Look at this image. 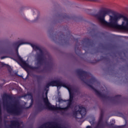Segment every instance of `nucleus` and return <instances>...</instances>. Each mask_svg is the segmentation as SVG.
Returning <instances> with one entry per match:
<instances>
[{"label":"nucleus","instance_id":"obj_8","mask_svg":"<svg viewBox=\"0 0 128 128\" xmlns=\"http://www.w3.org/2000/svg\"><path fill=\"white\" fill-rule=\"evenodd\" d=\"M6 58V56H3L1 58V60H4V58Z\"/></svg>","mask_w":128,"mask_h":128},{"label":"nucleus","instance_id":"obj_6","mask_svg":"<svg viewBox=\"0 0 128 128\" xmlns=\"http://www.w3.org/2000/svg\"><path fill=\"white\" fill-rule=\"evenodd\" d=\"M31 46L34 48V50H40V48L38 46H36V45H34V44H30Z\"/></svg>","mask_w":128,"mask_h":128},{"label":"nucleus","instance_id":"obj_1","mask_svg":"<svg viewBox=\"0 0 128 128\" xmlns=\"http://www.w3.org/2000/svg\"><path fill=\"white\" fill-rule=\"evenodd\" d=\"M112 12L110 9L102 7L100 10L98 12L96 15V18H98L100 24L104 26L111 28L119 30L128 32V18L126 16L119 14L116 15H110L109 22L106 21L104 18L108 14Z\"/></svg>","mask_w":128,"mask_h":128},{"label":"nucleus","instance_id":"obj_3","mask_svg":"<svg viewBox=\"0 0 128 128\" xmlns=\"http://www.w3.org/2000/svg\"><path fill=\"white\" fill-rule=\"evenodd\" d=\"M44 102L47 108L50 110H62V108L60 107H55L50 104V102H48V92H46V98H44Z\"/></svg>","mask_w":128,"mask_h":128},{"label":"nucleus","instance_id":"obj_11","mask_svg":"<svg viewBox=\"0 0 128 128\" xmlns=\"http://www.w3.org/2000/svg\"><path fill=\"white\" fill-rule=\"evenodd\" d=\"M68 107L70 106V104H68Z\"/></svg>","mask_w":128,"mask_h":128},{"label":"nucleus","instance_id":"obj_7","mask_svg":"<svg viewBox=\"0 0 128 128\" xmlns=\"http://www.w3.org/2000/svg\"><path fill=\"white\" fill-rule=\"evenodd\" d=\"M68 90L69 92L70 93V102H72V92H70V88H68Z\"/></svg>","mask_w":128,"mask_h":128},{"label":"nucleus","instance_id":"obj_4","mask_svg":"<svg viewBox=\"0 0 128 128\" xmlns=\"http://www.w3.org/2000/svg\"><path fill=\"white\" fill-rule=\"evenodd\" d=\"M49 86H57V88H58L59 86H62V84L58 81H53L50 83Z\"/></svg>","mask_w":128,"mask_h":128},{"label":"nucleus","instance_id":"obj_2","mask_svg":"<svg viewBox=\"0 0 128 128\" xmlns=\"http://www.w3.org/2000/svg\"><path fill=\"white\" fill-rule=\"evenodd\" d=\"M86 114V108L82 107V106L76 107V110L73 112V116L76 118H80L79 116H80L82 118L83 116H84Z\"/></svg>","mask_w":128,"mask_h":128},{"label":"nucleus","instance_id":"obj_10","mask_svg":"<svg viewBox=\"0 0 128 128\" xmlns=\"http://www.w3.org/2000/svg\"><path fill=\"white\" fill-rule=\"evenodd\" d=\"M24 43H22V44H24Z\"/></svg>","mask_w":128,"mask_h":128},{"label":"nucleus","instance_id":"obj_5","mask_svg":"<svg viewBox=\"0 0 128 128\" xmlns=\"http://www.w3.org/2000/svg\"><path fill=\"white\" fill-rule=\"evenodd\" d=\"M48 128H60V126L58 124H51Z\"/></svg>","mask_w":128,"mask_h":128},{"label":"nucleus","instance_id":"obj_9","mask_svg":"<svg viewBox=\"0 0 128 128\" xmlns=\"http://www.w3.org/2000/svg\"><path fill=\"white\" fill-rule=\"evenodd\" d=\"M86 128H90V126H88L86 127Z\"/></svg>","mask_w":128,"mask_h":128}]
</instances>
